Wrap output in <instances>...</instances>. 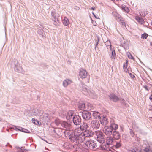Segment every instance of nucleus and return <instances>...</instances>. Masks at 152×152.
<instances>
[{
	"instance_id": "f257e3e1",
	"label": "nucleus",
	"mask_w": 152,
	"mask_h": 152,
	"mask_svg": "<svg viewBox=\"0 0 152 152\" xmlns=\"http://www.w3.org/2000/svg\"><path fill=\"white\" fill-rule=\"evenodd\" d=\"M56 125L61 129H71V126L70 123L66 121H60L59 119H56L54 121Z\"/></svg>"
},
{
	"instance_id": "f03ea898",
	"label": "nucleus",
	"mask_w": 152,
	"mask_h": 152,
	"mask_svg": "<svg viewBox=\"0 0 152 152\" xmlns=\"http://www.w3.org/2000/svg\"><path fill=\"white\" fill-rule=\"evenodd\" d=\"M82 91L84 94L89 96L91 98H94L95 95V94L93 91H91L87 86L84 84L82 86Z\"/></svg>"
},
{
	"instance_id": "7ed1b4c3",
	"label": "nucleus",
	"mask_w": 152,
	"mask_h": 152,
	"mask_svg": "<svg viewBox=\"0 0 152 152\" xmlns=\"http://www.w3.org/2000/svg\"><path fill=\"white\" fill-rule=\"evenodd\" d=\"M12 66L13 67L15 71L24 74V71L22 67L18 62L17 60H14L12 63Z\"/></svg>"
},
{
	"instance_id": "20e7f679",
	"label": "nucleus",
	"mask_w": 152,
	"mask_h": 152,
	"mask_svg": "<svg viewBox=\"0 0 152 152\" xmlns=\"http://www.w3.org/2000/svg\"><path fill=\"white\" fill-rule=\"evenodd\" d=\"M78 107L80 109L84 111L90 110L92 108L91 104L87 102H80L79 104Z\"/></svg>"
},
{
	"instance_id": "39448f33",
	"label": "nucleus",
	"mask_w": 152,
	"mask_h": 152,
	"mask_svg": "<svg viewBox=\"0 0 152 152\" xmlns=\"http://www.w3.org/2000/svg\"><path fill=\"white\" fill-rule=\"evenodd\" d=\"M94 134L96 135L95 137L98 141L101 143L104 142L105 140L103 134L102 132L100 131H95Z\"/></svg>"
},
{
	"instance_id": "423d86ee",
	"label": "nucleus",
	"mask_w": 152,
	"mask_h": 152,
	"mask_svg": "<svg viewBox=\"0 0 152 152\" xmlns=\"http://www.w3.org/2000/svg\"><path fill=\"white\" fill-rule=\"evenodd\" d=\"M142 148H143L144 152H149L152 151V144L148 142L147 140L143 141Z\"/></svg>"
},
{
	"instance_id": "0eeeda50",
	"label": "nucleus",
	"mask_w": 152,
	"mask_h": 152,
	"mask_svg": "<svg viewBox=\"0 0 152 152\" xmlns=\"http://www.w3.org/2000/svg\"><path fill=\"white\" fill-rule=\"evenodd\" d=\"M52 19L54 21V24L56 25L57 22H59L60 20V16L58 13L56 12L55 10H53L51 12Z\"/></svg>"
},
{
	"instance_id": "6e6552de",
	"label": "nucleus",
	"mask_w": 152,
	"mask_h": 152,
	"mask_svg": "<svg viewBox=\"0 0 152 152\" xmlns=\"http://www.w3.org/2000/svg\"><path fill=\"white\" fill-rule=\"evenodd\" d=\"M113 14L117 21L120 22L121 25L123 26L124 27V26L126 27L125 23L124 22L123 18L119 14L116 12H113Z\"/></svg>"
},
{
	"instance_id": "1a4fd4ad",
	"label": "nucleus",
	"mask_w": 152,
	"mask_h": 152,
	"mask_svg": "<svg viewBox=\"0 0 152 152\" xmlns=\"http://www.w3.org/2000/svg\"><path fill=\"white\" fill-rule=\"evenodd\" d=\"M100 123L99 121L96 120H92L90 123V128L93 130H96L100 126Z\"/></svg>"
},
{
	"instance_id": "9d476101",
	"label": "nucleus",
	"mask_w": 152,
	"mask_h": 152,
	"mask_svg": "<svg viewBox=\"0 0 152 152\" xmlns=\"http://www.w3.org/2000/svg\"><path fill=\"white\" fill-rule=\"evenodd\" d=\"M114 130H113L110 126H105L103 129V133L107 136H110L112 134Z\"/></svg>"
},
{
	"instance_id": "9b49d317",
	"label": "nucleus",
	"mask_w": 152,
	"mask_h": 152,
	"mask_svg": "<svg viewBox=\"0 0 152 152\" xmlns=\"http://www.w3.org/2000/svg\"><path fill=\"white\" fill-rule=\"evenodd\" d=\"M81 115L83 119L86 121L90 120L91 117V113L87 110L83 111Z\"/></svg>"
},
{
	"instance_id": "f8f14e48",
	"label": "nucleus",
	"mask_w": 152,
	"mask_h": 152,
	"mask_svg": "<svg viewBox=\"0 0 152 152\" xmlns=\"http://www.w3.org/2000/svg\"><path fill=\"white\" fill-rule=\"evenodd\" d=\"M86 145L88 148L91 149H93L96 148L97 146L94 141L91 140H88L86 143Z\"/></svg>"
},
{
	"instance_id": "ddd939ff",
	"label": "nucleus",
	"mask_w": 152,
	"mask_h": 152,
	"mask_svg": "<svg viewBox=\"0 0 152 152\" xmlns=\"http://www.w3.org/2000/svg\"><path fill=\"white\" fill-rule=\"evenodd\" d=\"M114 139L113 137L111 136H108L106 139V145L105 147H108L110 145H114Z\"/></svg>"
},
{
	"instance_id": "4468645a",
	"label": "nucleus",
	"mask_w": 152,
	"mask_h": 152,
	"mask_svg": "<svg viewBox=\"0 0 152 152\" xmlns=\"http://www.w3.org/2000/svg\"><path fill=\"white\" fill-rule=\"evenodd\" d=\"M74 124L76 125H79L81 123V119L79 115H75L72 119Z\"/></svg>"
},
{
	"instance_id": "2eb2a0df",
	"label": "nucleus",
	"mask_w": 152,
	"mask_h": 152,
	"mask_svg": "<svg viewBox=\"0 0 152 152\" xmlns=\"http://www.w3.org/2000/svg\"><path fill=\"white\" fill-rule=\"evenodd\" d=\"M75 115V114L73 111L69 110L66 115V118L67 120L70 121L73 119V117H74Z\"/></svg>"
},
{
	"instance_id": "dca6fc26",
	"label": "nucleus",
	"mask_w": 152,
	"mask_h": 152,
	"mask_svg": "<svg viewBox=\"0 0 152 152\" xmlns=\"http://www.w3.org/2000/svg\"><path fill=\"white\" fill-rule=\"evenodd\" d=\"M11 128L16 131L19 130L26 133H30V132L29 131L23 129L20 126H15L13 125L12 127H11Z\"/></svg>"
},
{
	"instance_id": "f3484780",
	"label": "nucleus",
	"mask_w": 152,
	"mask_h": 152,
	"mask_svg": "<svg viewBox=\"0 0 152 152\" xmlns=\"http://www.w3.org/2000/svg\"><path fill=\"white\" fill-rule=\"evenodd\" d=\"M85 138L92 137L94 134V132L90 130H86L83 133Z\"/></svg>"
},
{
	"instance_id": "a211bd4d",
	"label": "nucleus",
	"mask_w": 152,
	"mask_h": 152,
	"mask_svg": "<svg viewBox=\"0 0 152 152\" xmlns=\"http://www.w3.org/2000/svg\"><path fill=\"white\" fill-rule=\"evenodd\" d=\"M83 133L81 135H77L76 142L78 143H81L85 140V138L83 135Z\"/></svg>"
},
{
	"instance_id": "6ab92c4d",
	"label": "nucleus",
	"mask_w": 152,
	"mask_h": 152,
	"mask_svg": "<svg viewBox=\"0 0 152 152\" xmlns=\"http://www.w3.org/2000/svg\"><path fill=\"white\" fill-rule=\"evenodd\" d=\"M79 75L81 78H85L87 76V72L85 70L81 69L80 70Z\"/></svg>"
},
{
	"instance_id": "aec40b11",
	"label": "nucleus",
	"mask_w": 152,
	"mask_h": 152,
	"mask_svg": "<svg viewBox=\"0 0 152 152\" xmlns=\"http://www.w3.org/2000/svg\"><path fill=\"white\" fill-rule=\"evenodd\" d=\"M109 97L110 100L114 102H116L119 100L118 97L113 94H111L109 95Z\"/></svg>"
},
{
	"instance_id": "412c9836",
	"label": "nucleus",
	"mask_w": 152,
	"mask_h": 152,
	"mask_svg": "<svg viewBox=\"0 0 152 152\" xmlns=\"http://www.w3.org/2000/svg\"><path fill=\"white\" fill-rule=\"evenodd\" d=\"M100 121L101 124L105 126L107 124L108 120L106 117L103 116L102 118L100 117Z\"/></svg>"
},
{
	"instance_id": "4be33fe9",
	"label": "nucleus",
	"mask_w": 152,
	"mask_h": 152,
	"mask_svg": "<svg viewBox=\"0 0 152 152\" xmlns=\"http://www.w3.org/2000/svg\"><path fill=\"white\" fill-rule=\"evenodd\" d=\"M112 134L113 135V138L116 140H119L121 137V136L119 133L116 131L114 130Z\"/></svg>"
},
{
	"instance_id": "5701e85b",
	"label": "nucleus",
	"mask_w": 152,
	"mask_h": 152,
	"mask_svg": "<svg viewBox=\"0 0 152 152\" xmlns=\"http://www.w3.org/2000/svg\"><path fill=\"white\" fill-rule=\"evenodd\" d=\"M69 137V139L72 142H76L77 135L74 132H71L70 134Z\"/></svg>"
},
{
	"instance_id": "b1692460",
	"label": "nucleus",
	"mask_w": 152,
	"mask_h": 152,
	"mask_svg": "<svg viewBox=\"0 0 152 152\" xmlns=\"http://www.w3.org/2000/svg\"><path fill=\"white\" fill-rule=\"evenodd\" d=\"M43 28H44L42 26H41V27H39L38 28L37 32L39 35H41L42 37L45 38L46 36L45 33H44L43 30L42 29Z\"/></svg>"
},
{
	"instance_id": "393cba45",
	"label": "nucleus",
	"mask_w": 152,
	"mask_h": 152,
	"mask_svg": "<svg viewBox=\"0 0 152 152\" xmlns=\"http://www.w3.org/2000/svg\"><path fill=\"white\" fill-rule=\"evenodd\" d=\"M72 81L69 79H66L64 80L63 82V85L65 87H66L68 85L70 84Z\"/></svg>"
},
{
	"instance_id": "a878e982",
	"label": "nucleus",
	"mask_w": 152,
	"mask_h": 152,
	"mask_svg": "<svg viewBox=\"0 0 152 152\" xmlns=\"http://www.w3.org/2000/svg\"><path fill=\"white\" fill-rule=\"evenodd\" d=\"M80 127L82 130L84 131L86 130L88 128L89 126L86 123L84 122L80 126Z\"/></svg>"
},
{
	"instance_id": "bb28decb",
	"label": "nucleus",
	"mask_w": 152,
	"mask_h": 152,
	"mask_svg": "<svg viewBox=\"0 0 152 152\" xmlns=\"http://www.w3.org/2000/svg\"><path fill=\"white\" fill-rule=\"evenodd\" d=\"M135 19L140 24H142L144 23L143 19L140 17L136 16L135 17Z\"/></svg>"
},
{
	"instance_id": "cd10ccee",
	"label": "nucleus",
	"mask_w": 152,
	"mask_h": 152,
	"mask_svg": "<svg viewBox=\"0 0 152 152\" xmlns=\"http://www.w3.org/2000/svg\"><path fill=\"white\" fill-rule=\"evenodd\" d=\"M100 114L98 112L93 111L92 113V116L94 119H97L100 118Z\"/></svg>"
},
{
	"instance_id": "c85d7f7f",
	"label": "nucleus",
	"mask_w": 152,
	"mask_h": 152,
	"mask_svg": "<svg viewBox=\"0 0 152 152\" xmlns=\"http://www.w3.org/2000/svg\"><path fill=\"white\" fill-rule=\"evenodd\" d=\"M83 131L80 127V128L75 129L74 132L76 134V135H81L83 133L82 132Z\"/></svg>"
},
{
	"instance_id": "c756f323",
	"label": "nucleus",
	"mask_w": 152,
	"mask_h": 152,
	"mask_svg": "<svg viewBox=\"0 0 152 152\" xmlns=\"http://www.w3.org/2000/svg\"><path fill=\"white\" fill-rule=\"evenodd\" d=\"M70 129H66L63 130V132L65 137H67L69 136L70 134L72 132L71 131Z\"/></svg>"
},
{
	"instance_id": "7c9ffc66",
	"label": "nucleus",
	"mask_w": 152,
	"mask_h": 152,
	"mask_svg": "<svg viewBox=\"0 0 152 152\" xmlns=\"http://www.w3.org/2000/svg\"><path fill=\"white\" fill-rule=\"evenodd\" d=\"M110 126L113 130L116 131L118 128V125L114 123H111Z\"/></svg>"
},
{
	"instance_id": "2f4dec72",
	"label": "nucleus",
	"mask_w": 152,
	"mask_h": 152,
	"mask_svg": "<svg viewBox=\"0 0 152 152\" xmlns=\"http://www.w3.org/2000/svg\"><path fill=\"white\" fill-rule=\"evenodd\" d=\"M62 23L65 26H67L69 22L68 19L66 17H64L62 20Z\"/></svg>"
},
{
	"instance_id": "473e14b6",
	"label": "nucleus",
	"mask_w": 152,
	"mask_h": 152,
	"mask_svg": "<svg viewBox=\"0 0 152 152\" xmlns=\"http://www.w3.org/2000/svg\"><path fill=\"white\" fill-rule=\"evenodd\" d=\"M116 148H120L121 146V141L119 140L118 141L116 142V144L115 145H113Z\"/></svg>"
},
{
	"instance_id": "72a5a7b5",
	"label": "nucleus",
	"mask_w": 152,
	"mask_h": 152,
	"mask_svg": "<svg viewBox=\"0 0 152 152\" xmlns=\"http://www.w3.org/2000/svg\"><path fill=\"white\" fill-rule=\"evenodd\" d=\"M148 13V12L146 10H143L140 12V15L142 16H145Z\"/></svg>"
},
{
	"instance_id": "f704fd0d",
	"label": "nucleus",
	"mask_w": 152,
	"mask_h": 152,
	"mask_svg": "<svg viewBox=\"0 0 152 152\" xmlns=\"http://www.w3.org/2000/svg\"><path fill=\"white\" fill-rule=\"evenodd\" d=\"M16 148L17 149L18 152H26V151H27L26 149H22L21 148H22V147H21L20 148L18 147H16Z\"/></svg>"
},
{
	"instance_id": "c9c22d12",
	"label": "nucleus",
	"mask_w": 152,
	"mask_h": 152,
	"mask_svg": "<svg viewBox=\"0 0 152 152\" xmlns=\"http://www.w3.org/2000/svg\"><path fill=\"white\" fill-rule=\"evenodd\" d=\"M116 57V53L115 52V50H113L112 52L111 55V58L112 59L114 58L115 59Z\"/></svg>"
},
{
	"instance_id": "e433bc0d",
	"label": "nucleus",
	"mask_w": 152,
	"mask_h": 152,
	"mask_svg": "<svg viewBox=\"0 0 152 152\" xmlns=\"http://www.w3.org/2000/svg\"><path fill=\"white\" fill-rule=\"evenodd\" d=\"M122 8L123 10L127 12H128L129 11V9L128 7L125 5L122 6Z\"/></svg>"
},
{
	"instance_id": "4c0bfd02",
	"label": "nucleus",
	"mask_w": 152,
	"mask_h": 152,
	"mask_svg": "<svg viewBox=\"0 0 152 152\" xmlns=\"http://www.w3.org/2000/svg\"><path fill=\"white\" fill-rule=\"evenodd\" d=\"M105 45L107 46V47H108V46H110V50H111V42L109 40H107L106 41V42H105Z\"/></svg>"
},
{
	"instance_id": "58836bf2",
	"label": "nucleus",
	"mask_w": 152,
	"mask_h": 152,
	"mask_svg": "<svg viewBox=\"0 0 152 152\" xmlns=\"http://www.w3.org/2000/svg\"><path fill=\"white\" fill-rule=\"evenodd\" d=\"M128 61H126V63H125L123 66V69L125 71L127 72L128 70L127 69V63Z\"/></svg>"
},
{
	"instance_id": "ea45409f",
	"label": "nucleus",
	"mask_w": 152,
	"mask_h": 152,
	"mask_svg": "<svg viewBox=\"0 0 152 152\" xmlns=\"http://www.w3.org/2000/svg\"><path fill=\"white\" fill-rule=\"evenodd\" d=\"M124 99H122L121 101V103L123 105L125 106L126 107L127 106V104L126 103Z\"/></svg>"
},
{
	"instance_id": "a19ab883",
	"label": "nucleus",
	"mask_w": 152,
	"mask_h": 152,
	"mask_svg": "<svg viewBox=\"0 0 152 152\" xmlns=\"http://www.w3.org/2000/svg\"><path fill=\"white\" fill-rule=\"evenodd\" d=\"M32 121L33 123H34V124L36 125H37L38 124H39L38 121L36 119H35L34 118L32 119Z\"/></svg>"
},
{
	"instance_id": "79ce46f5",
	"label": "nucleus",
	"mask_w": 152,
	"mask_h": 152,
	"mask_svg": "<svg viewBox=\"0 0 152 152\" xmlns=\"http://www.w3.org/2000/svg\"><path fill=\"white\" fill-rule=\"evenodd\" d=\"M148 37V34L146 33H144L142 34L141 37L143 39H145Z\"/></svg>"
},
{
	"instance_id": "37998d69",
	"label": "nucleus",
	"mask_w": 152,
	"mask_h": 152,
	"mask_svg": "<svg viewBox=\"0 0 152 152\" xmlns=\"http://www.w3.org/2000/svg\"><path fill=\"white\" fill-rule=\"evenodd\" d=\"M127 55L128 58L130 59H134V58L133 57L132 55L129 53H127Z\"/></svg>"
},
{
	"instance_id": "c03bdc74",
	"label": "nucleus",
	"mask_w": 152,
	"mask_h": 152,
	"mask_svg": "<svg viewBox=\"0 0 152 152\" xmlns=\"http://www.w3.org/2000/svg\"><path fill=\"white\" fill-rule=\"evenodd\" d=\"M130 134L131 136L132 137H134L135 135L134 132L132 129H130Z\"/></svg>"
},
{
	"instance_id": "a18cd8bd",
	"label": "nucleus",
	"mask_w": 152,
	"mask_h": 152,
	"mask_svg": "<svg viewBox=\"0 0 152 152\" xmlns=\"http://www.w3.org/2000/svg\"><path fill=\"white\" fill-rule=\"evenodd\" d=\"M129 74L130 76L132 78H134L135 77V76L134 75L132 74L131 73H129Z\"/></svg>"
},
{
	"instance_id": "49530a36",
	"label": "nucleus",
	"mask_w": 152,
	"mask_h": 152,
	"mask_svg": "<svg viewBox=\"0 0 152 152\" xmlns=\"http://www.w3.org/2000/svg\"><path fill=\"white\" fill-rule=\"evenodd\" d=\"M128 152H137V151L136 150L133 149L132 150H129L128 151Z\"/></svg>"
},
{
	"instance_id": "de8ad7c7",
	"label": "nucleus",
	"mask_w": 152,
	"mask_h": 152,
	"mask_svg": "<svg viewBox=\"0 0 152 152\" xmlns=\"http://www.w3.org/2000/svg\"><path fill=\"white\" fill-rule=\"evenodd\" d=\"M144 88H145V90H147V91H149V90H148V87L146 86L145 85L144 86Z\"/></svg>"
},
{
	"instance_id": "09e8293b",
	"label": "nucleus",
	"mask_w": 152,
	"mask_h": 152,
	"mask_svg": "<svg viewBox=\"0 0 152 152\" xmlns=\"http://www.w3.org/2000/svg\"><path fill=\"white\" fill-rule=\"evenodd\" d=\"M92 14L93 15H94V17L96 18H97V19H99V17H97L95 15V14H94V13L93 12H92Z\"/></svg>"
},
{
	"instance_id": "8fccbe9b",
	"label": "nucleus",
	"mask_w": 152,
	"mask_h": 152,
	"mask_svg": "<svg viewBox=\"0 0 152 152\" xmlns=\"http://www.w3.org/2000/svg\"><path fill=\"white\" fill-rule=\"evenodd\" d=\"M149 99L152 102V94L150 96Z\"/></svg>"
},
{
	"instance_id": "3c124183",
	"label": "nucleus",
	"mask_w": 152,
	"mask_h": 152,
	"mask_svg": "<svg viewBox=\"0 0 152 152\" xmlns=\"http://www.w3.org/2000/svg\"><path fill=\"white\" fill-rule=\"evenodd\" d=\"M99 41V39H98V41L97 42L96 44V45H95V48H96L97 45H98Z\"/></svg>"
},
{
	"instance_id": "603ef678",
	"label": "nucleus",
	"mask_w": 152,
	"mask_h": 152,
	"mask_svg": "<svg viewBox=\"0 0 152 152\" xmlns=\"http://www.w3.org/2000/svg\"><path fill=\"white\" fill-rule=\"evenodd\" d=\"M136 140L137 141V142H138L140 140V139L139 138H138L137 137H136Z\"/></svg>"
},
{
	"instance_id": "864d4df0",
	"label": "nucleus",
	"mask_w": 152,
	"mask_h": 152,
	"mask_svg": "<svg viewBox=\"0 0 152 152\" xmlns=\"http://www.w3.org/2000/svg\"><path fill=\"white\" fill-rule=\"evenodd\" d=\"M91 9L92 10H95V8L94 7H91Z\"/></svg>"
},
{
	"instance_id": "5fc2aeb1",
	"label": "nucleus",
	"mask_w": 152,
	"mask_h": 152,
	"mask_svg": "<svg viewBox=\"0 0 152 152\" xmlns=\"http://www.w3.org/2000/svg\"><path fill=\"white\" fill-rule=\"evenodd\" d=\"M101 147L102 148V149H105L106 148H105V147H104V146H101Z\"/></svg>"
},
{
	"instance_id": "6e6d98bb",
	"label": "nucleus",
	"mask_w": 152,
	"mask_h": 152,
	"mask_svg": "<svg viewBox=\"0 0 152 152\" xmlns=\"http://www.w3.org/2000/svg\"><path fill=\"white\" fill-rule=\"evenodd\" d=\"M34 115H39V114L38 113H34Z\"/></svg>"
},
{
	"instance_id": "4d7b16f0",
	"label": "nucleus",
	"mask_w": 152,
	"mask_h": 152,
	"mask_svg": "<svg viewBox=\"0 0 152 152\" xmlns=\"http://www.w3.org/2000/svg\"><path fill=\"white\" fill-rule=\"evenodd\" d=\"M1 119L0 118V121H1Z\"/></svg>"
}]
</instances>
